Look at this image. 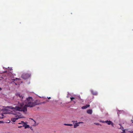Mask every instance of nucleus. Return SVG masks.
<instances>
[{"instance_id":"aec40b11","label":"nucleus","mask_w":133,"mask_h":133,"mask_svg":"<svg viewBox=\"0 0 133 133\" xmlns=\"http://www.w3.org/2000/svg\"><path fill=\"white\" fill-rule=\"evenodd\" d=\"M22 127H23V126H18V128H22Z\"/></svg>"},{"instance_id":"9d476101","label":"nucleus","mask_w":133,"mask_h":133,"mask_svg":"<svg viewBox=\"0 0 133 133\" xmlns=\"http://www.w3.org/2000/svg\"><path fill=\"white\" fill-rule=\"evenodd\" d=\"M87 112L88 114H92V111L91 109H89L87 110Z\"/></svg>"},{"instance_id":"4468645a","label":"nucleus","mask_w":133,"mask_h":133,"mask_svg":"<svg viewBox=\"0 0 133 133\" xmlns=\"http://www.w3.org/2000/svg\"><path fill=\"white\" fill-rule=\"evenodd\" d=\"M64 125H65L69 126V124H64Z\"/></svg>"},{"instance_id":"1a4fd4ad","label":"nucleus","mask_w":133,"mask_h":133,"mask_svg":"<svg viewBox=\"0 0 133 133\" xmlns=\"http://www.w3.org/2000/svg\"><path fill=\"white\" fill-rule=\"evenodd\" d=\"M91 92L92 94L93 95H97V92L95 91H94L93 90H92L91 91Z\"/></svg>"},{"instance_id":"f8f14e48","label":"nucleus","mask_w":133,"mask_h":133,"mask_svg":"<svg viewBox=\"0 0 133 133\" xmlns=\"http://www.w3.org/2000/svg\"><path fill=\"white\" fill-rule=\"evenodd\" d=\"M70 98L71 99V101H72L74 99H75V98L73 97H70Z\"/></svg>"},{"instance_id":"f03ea898","label":"nucleus","mask_w":133,"mask_h":133,"mask_svg":"<svg viewBox=\"0 0 133 133\" xmlns=\"http://www.w3.org/2000/svg\"><path fill=\"white\" fill-rule=\"evenodd\" d=\"M31 75L29 73H23V74L21 76L22 78L24 79H26L31 76Z\"/></svg>"},{"instance_id":"39448f33","label":"nucleus","mask_w":133,"mask_h":133,"mask_svg":"<svg viewBox=\"0 0 133 133\" xmlns=\"http://www.w3.org/2000/svg\"><path fill=\"white\" fill-rule=\"evenodd\" d=\"M105 122L108 125L111 124L113 126V123H112L111 121H105Z\"/></svg>"},{"instance_id":"6e6552de","label":"nucleus","mask_w":133,"mask_h":133,"mask_svg":"<svg viewBox=\"0 0 133 133\" xmlns=\"http://www.w3.org/2000/svg\"><path fill=\"white\" fill-rule=\"evenodd\" d=\"M90 105L89 104L87 105H86L83 106L81 107L82 109H85L90 107Z\"/></svg>"},{"instance_id":"9b49d317","label":"nucleus","mask_w":133,"mask_h":133,"mask_svg":"<svg viewBox=\"0 0 133 133\" xmlns=\"http://www.w3.org/2000/svg\"><path fill=\"white\" fill-rule=\"evenodd\" d=\"M18 124H23V125H25V122H24V121H21V123H19Z\"/></svg>"},{"instance_id":"bb28decb","label":"nucleus","mask_w":133,"mask_h":133,"mask_svg":"<svg viewBox=\"0 0 133 133\" xmlns=\"http://www.w3.org/2000/svg\"><path fill=\"white\" fill-rule=\"evenodd\" d=\"M123 131V132H125V131H124V130Z\"/></svg>"},{"instance_id":"cd10ccee","label":"nucleus","mask_w":133,"mask_h":133,"mask_svg":"<svg viewBox=\"0 0 133 133\" xmlns=\"http://www.w3.org/2000/svg\"><path fill=\"white\" fill-rule=\"evenodd\" d=\"M119 125H120L121 126V125L120 124H119Z\"/></svg>"},{"instance_id":"f3484780","label":"nucleus","mask_w":133,"mask_h":133,"mask_svg":"<svg viewBox=\"0 0 133 133\" xmlns=\"http://www.w3.org/2000/svg\"><path fill=\"white\" fill-rule=\"evenodd\" d=\"M72 122L74 123H77V121H72Z\"/></svg>"},{"instance_id":"dca6fc26","label":"nucleus","mask_w":133,"mask_h":133,"mask_svg":"<svg viewBox=\"0 0 133 133\" xmlns=\"http://www.w3.org/2000/svg\"><path fill=\"white\" fill-rule=\"evenodd\" d=\"M1 115L2 117H1L0 118H3V116H4L3 115V114H2Z\"/></svg>"},{"instance_id":"ddd939ff","label":"nucleus","mask_w":133,"mask_h":133,"mask_svg":"<svg viewBox=\"0 0 133 133\" xmlns=\"http://www.w3.org/2000/svg\"><path fill=\"white\" fill-rule=\"evenodd\" d=\"M20 79L19 78H16V79H12V80L13 81H15L16 80V79Z\"/></svg>"},{"instance_id":"393cba45","label":"nucleus","mask_w":133,"mask_h":133,"mask_svg":"<svg viewBox=\"0 0 133 133\" xmlns=\"http://www.w3.org/2000/svg\"><path fill=\"white\" fill-rule=\"evenodd\" d=\"M2 88L0 87V90H2Z\"/></svg>"},{"instance_id":"5701e85b","label":"nucleus","mask_w":133,"mask_h":133,"mask_svg":"<svg viewBox=\"0 0 133 133\" xmlns=\"http://www.w3.org/2000/svg\"><path fill=\"white\" fill-rule=\"evenodd\" d=\"M73 102L74 104L75 103H76V101H73Z\"/></svg>"},{"instance_id":"0eeeda50","label":"nucleus","mask_w":133,"mask_h":133,"mask_svg":"<svg viewBox=\"0 0 133 133\" xmlns=\"http://www.w3.org/2000/svg\"><path fill=\"white\" fill-rule=\"evenodd\" d=\"M27 123V122H25V125H24L23 126V127H24V128L25 129L29 128V125L26 124Z\"/></svg>"},{"instance_id":"f257e3e1","label":"nucleus","mask_w":133,"mask_h":133,"mask_svg":"<svg viewBox=\"0 0 133 133\" xmlns=\"http://www.w3.org/2000/svg\"><path fill=\"white\" fill-rule=\"evenodd\" d=\"M24 102L26 104L23 107V106L24 105V103L19 104L21 106L20 107L16 106L15 108L11 107H8V108H10L11 109H15L17 111H23L24 112H25L27 111V107H32L36 105L41 104L39 101L38 100H36L35 101H34L31 97H29L27 98L25 100Z\"/></svg>"},{"instance_id":"412c9836","label":"nucleus","mask_w":133,"mask_h":133,"mask_svg":"<svg viewBox=\"0 0 133 133\" xmlns=\"http://www.w3.org/2000/svg\"><path fill=\"white\" fill-rule=\"evenodd\" d=\"M73 125L72 124H69V126H72Z\"/></svg>"},{"instance_id":"2eb2a0df","label":"nucleus","mask_w":133,"mask_h":133,"mask_svg":"<svg viewBox=\"0 0 133 133\" xmlns=\"http://www.w3.org/2000/svg\"><path fill=\"white\" fill-rule=\"evenodd\" d=\"M94 124H95L97 125H100V124L99 123H94Z\"/></svg>"},{"instance_id":"6ab92c4d","label":"nucleus","mask_w":133,"mask_h":133,"mask_svg":"<svg viewBox=\"0 0 133 133\" xmlns=\"http://www.w3.org/2000/svg\"><path fill=\"white\" fill-rule=\"evenodd\" d=\"M3 123V121H0V123Z\"/></svg>"},{"instance_id":"4be33fe9","label":"nucleus","mask_w":133,"mask_h":133,"mask_svg":"<svg viewBox=\"0 0 133 133\" xmlns=\"http://www.w3.org/2000/svg\"><path fill=\"white\" fill-rule=\"evenodd\" d=\"M131 122H132V123H133V120L131 119Z\"/></svg>"},{"instance_id":"7ed1b4c3","label":"nucleus","mask_w":133,"mask_h":133,"mask_svg":"<svg viewBox=\"0 0 133 133\" xmlns=\"http://www.w3.org/2000/svg\"><path fill=\"white\" fill-rule=\"evenodd\" d=\"M16 95L17 97H18L20 98L22 100H23L24 97L23 96H22L21 94L19 93H16Z\"/></svg>"},{"instance_id":"20e7f679","label":"nucleus","mask_w":133,"mask_h":133,"mask_svg":"<svg viewBox=\"0 0 133 133\" xmlns=\"http://www.w3.org/2000/svg\"><path fill=\"white\" fill-rule=\"evenodd\" d=\"M83 123V122H80L77 123H75V124L74 125V128H76L79 125V124L80 123Z\"/></svg>"},{"instance_id":"b1692460","label":"nucleus","mask_w":133,"mask_h":133,"mask_svg":"<svg viewBox=\"0 0 133 133\" xmlns=\"http://www.w3.org/2000/svg\"><path fill=\"white\" fill-rule=\"evenodd\" d=\"M102 123H105V121H102Z\"/></svg>"},{"instance_id":"a878e982","label":"nucleus","mask_w":133,"mask_h":133,"mask_svg":"<svg viewBox=\"0 0 133 133\" xmlns=\"http://www.w3.org/2000/svg\"><path fill=\"white\" fill-rule=\"evenodd\" d=\"M48 98V99H50V98H50V97H49Z\"/></svg>"},{"instance_id":"a211bd4d","label":"nucleus","mask_w":133,"mask_h":133,"mask_svg":"<svg viewBox=\"0 0 133 133\" xmlns=\"http://www.w3.org/2000/svg\"><path fill=\"white\" fill-rule=\"evenodd\" d=\"M129 133H133V131H129Z\"/></svg>"},{"instance_id":"423d86ee","label":"nucleus","mask_w":133,"mask_h":133,"mask_svg":"<svg viewBox=\"0 0 133 133\" xmlns=\"http://www.w3.org/2000/svg\"><path fill=\"white\" fill-rule=\"evenodd\" d=\"M19 118H21V117H19L12 118H11V121L14 122H15L16 121V120H17Z\"/></svg>"}]
</instances>
